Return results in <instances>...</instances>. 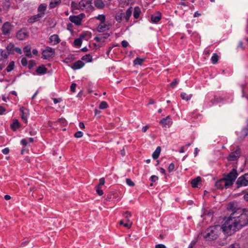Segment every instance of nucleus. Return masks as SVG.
Here are the masks:
<instances>
[{"label": "nucleus", "instance_id": "34", "mask_svg": "<svg viewBox=\"0 0 248 248\" xmlns=\"http://www.w3.org/2000/svg\"><path fill=\"white\" fill-rule=\"evenodd\" d=\"M181 97L183 100H185L186 101H188L191 99V98L192 97V95L191 94L188 95L185 93H181Z\"/></svg>", "mask_w": 248, "mask_h": 248}, {"label": "nucleus", "instance_id": "15", "mask_svg": "<svg viewBox=\"0 0 248 248\" xmlns=\"http://www.w3.org/2000/svg\"><path fill=\"white\" fill-rule=\"evenodd\" d=\"M161 18V14L160 12H157L155 15H153L151 17V20L152 22L155 23H158Z\"/></svg>", "mask_w": 248, "mask_h": 248}, {"label": "nucleus", "instance_id": "21", "mask_svg": "<svg viewBox=\"0 0 248 248\" xmlns=\"http://www.w3.org/2000/svg\"><path fill=\"white\" fill-rule=\"evenodd\" d=\"M94 4L98 9H103L105 7V4L102 0H94Z\"/></svg>", "mask_w": 248, "mask_h": 248}, {"label": "nucleus", "instance_id": "50", "mask_svg": "<svg viewBox=\"0 0 248 248\" xmlns=\"http://www.w3.org/2000/svg\"><path fill=\"white\" fill-rule=\"evenodd\" d=\"M178 81L177 79H174L173 81L170 84V86L172 88H174L176 85L178 84Z\"/></svg>", "mask_w": 248, "mask_h": 248}, {"label": "nucleus", "instance_id": "7", "mask_svg": "<svg viewBox=\"0 0 248 248\" xmlns=\"http://www.w3.org/2000/svg\"><path fill=\"white\" fill-rule=\"evenodd\" d=\"M84 16L83 14H79L78 16H69V20L73 23H74L76 25H80L81 21Z\"/></svg>", "mask_w": 248, "mask_h": 248}, {"label": "nucleus", "instance_id": "43", "mask_svg": "<svg viewBox=\"0 0 248 248\" xmlns=\"http://www.w3.org/2000/svg\"><path fill=\"white\" fill-rule=\"evenodd\" d=\"M126 183L130 186H135V183L130 179H126Z\"/></svg>", "mask_w": 248, "mask_h": 248}, {"label": "nucleus", "instance_id": "16", "mask_svg": "<svg viewBox=\"0 0 248 248\" xmlns=\"http://www.w3.org/2000/svg\"><path fill=\"white\" fill-rule=\"evenodd\" d=\"M84 65V63L81 61L78 60L75 62L71 67L74 70L81 68Z\"/></svg>", "mask_w": 248, "mask_h": 248}, {"label": "nucleus", "instance_id": "61", "mask_svg": "<svg viewBox=\"0 0 248 248\" xmlns=\"http://www.w3.org/2000/svg\"><path fill=\"white\" fill-rule=\"evenodd\" d=\"M155 248H166L163 244H157L155 246Z\"/></svg>", "mask_w": 248, "mask_h": 248}, {"label": "nucleus", "instance_id": "48", "mask_svg": "<svg viewBox=\"0 0 248 248\" xmlns=\"http://www.w3.org/2000/svg\"><path fill=\"white\" fill-rule=\"evenodd\" d=\"M21 62L22 65L24 66H25L28 64V61L25 57H23L22 58Z\"/></svg>", "mask_w": 248, "mask_h": 248}, {"label": "nucleus", "instance_id": "18", "mask_svg": "<svg viewBox=\"0 0 248 248\" xmlns=\"http://www.w3.org/2000/svg\"><path fill=\"white\" fill-rule=\"evenodd\" d=\"M50 41L53 43V45H57L60 42V39L57 34H53L49 37Z\"/></svg>", "mask_w": 248, "mask_h": 248}, {"label": "nucleus", "instance_id": "4", "mask_svg": "<svg viewBox=\"0 0 248 248\" xmlns=\"http://www.w3.org/2000/svg\"><path fill=\"white\" fill-rule=\"evenodd\" d=\"M238 175L237 170L234 168L232 169L229 173L225 174L224 178L228 183L227 185L230 186H232Z\"/></svg>", "mask_w": 248, "mask_h": 248}, {"label": "nucleus", "instance_id": "32", "mask_svg": "<svg viewBox=\"0 0 248 248\" xmlns=\"http://www.w3.org/2000/svg\"><path fill=\"white\" fill-rule=\"evenodd\" d=\"M81 59L87 62H91L93 60L92 56L90 54L83 56Z\"/></svg>", "mask_w": 248, "mask_h": 248}, {"label": "nucleus", "instance_id": "8", "mask_svg": "<svg viewBox=\"0 0 248 248\" xmlns=\"http://www.w3.org/2000/svg\"><path fill=\"white\" fill-rule=\"evenodd\" d=\"M29 35V32L27 31L26 29L23 28L19 30L16 33V38L20 40H23L26 39Z\"/></svg>", "mask_w": 248, "mask_h": 248}, {"label": "nucleus", "instance_id": "14", "mask_svg": "<svg viewBox=\"0 0 248 248\" xmlns=\"http://www.w3.org/2000/svg\"><path fill=\"white\" fill-rule=\"evenodd\" d=\"M44 16V14H38L37 15H34L31 16L28 20V22L30 23H33L36 21H38L40 18L43 17Z\"/></svg>", "mask_w": 248, "mask_h": 248}, {"label": "nucleus", "instance_id": "57", "mask_svg": "<svg viewBox=\"0 0 248 248\" xmlns=\"http://www.w3.org/2000/svg\"><path fill=\"white\" fill-rule=\"evenodd\" d=\"M109 34L108 33H106L103 34L101 37H102V40H104L108 38L109 37Z\"/></svg>", "mask_w": 248, "mask_h": 248}, {"label": "nucleus", "instance_id": "46", "mask_svg": "<svg viewBox=\"0 0 248 248\" xmlns=\"http://www.w3.org/2000/svg\"><path fill=\"white\" fill-rule=\"evenodd\" d=\"M74 59V57L73 55H70L68 56L64 61V62L68 63L71 60Z\"/></svg>", "mask_w": 248, "mask_h": 248}, {"label": "nucleus", "instance_id": "11", "mask_svg": "<svg viewBox=\"0 0 248 248\" xmlns=\"http://www.w3.org/2000/svg\"><path fill=\"white\" fill-rule=\"evenodd\" d=\"M240 154V149H237L235 152L231 153L228 157V159L229 161H235L237 160Z\"/></svg>", "mask_w": 248, "mask_h": 248}, {"label": "nucleus", "instance_id": "53", "mask_svg": "<svg viewBox=\"0 0 248 248\" xmlns=\"http://www.w3.org/2000/svg\"><path fill=\"white\" fill-rule=\"evenodd\" d=\"M2 152L4 155H7L9 153V149L8 148H5L2 150Z\"/></svg>", "mask_w": 248, "mask_h": 248}, {"label": "nucleus", "instance_id": "31", "mask_svg": "<svg viewBox=\"0 0 248 248\" xmlns=\"http://www.w3.org/2000/svg\"><path fill=\"white\" fill-rule=\"evenodd\" d=\"M0 53L1 56L4 58L3 61V60L7 61V62H8L7 59L8 56L10 54H9V53L7 52V51H5L4 50L0 49ZM2 61V60H1V61L0 62H1Z\"/></svg>", "mask_w": 248, "mask_h": 248}, {"label": "nucleus", "instance_id": "3", "mask_svg": "<svg viewBox=\"0 0 248 248\" xmlns=\"http://www.w3.org/2000/svg\"><path fill=\"white\" fill-rule=\"evenodd\" d=\"M92 0H81L78 4L72 2V6H75L77 9H81L87 12L93 10V7L92 5Z\"/></svg>", "mask_w": 248, "mask_h": 248}, {"label": "nucleus", "instance_id": "54", "mask_svg": "<svg viewBox=\"0 0 248 248\" xmlns=\"http://www.w3.org/2000/svg\"><path fill=\"white\" fill-rule=\"evenodd\" d=\"M121 44L124 47H126L128 46V43L126 41L124 40L122 42Z\"/></svg>", "mask_w": 248, "mask_h": 248}, {"label": "nucleus", "instance_id": "63", "mask_svg": "<svg viewBox=\"0 0 248 248\" xmlns=\"http://www.w3.org/2000/svg\"><path fill=\"white\" fill-rule=\"evenodd\" d=\"M238 245L237 244H232L229 248H238Z\"/></svg>", "mask_w": 248, "mask_h": 248}, {"label": "nucleus", "instance_id": "55", "mask_svg": "<svg viewBox=\"0 0 248 248\" xmlns=\"http://www.w3.org/2000/svg\"><path fill=\"white\" fill-rule=\"evenodd\" d=\"M15 51H16L19 54H21L22 53V50L21 48L18 47H15Z\"/></svg>", "mask_w": 248, "mask_h": 248}, {"label": "nucleus", "instance_id": "9", "mask_svg": "<svg viewBox=\"0 0 248 248\" xmlns=\"http://www.w3.org/2000/svg\"><path fill=\"white\" fill-rule=\"evenodd\" d=\"M12 27V26L10 22H5L1 27V31L3 34H4V35H9L10 33Z\"/></svg>", "mask_w": 248, "mask_h": 248}, {"label": "nucleus", "instance_id": "27", "mask_svg": "<svg viewBox=\"0 0 248 248\" xmlns=\"http://www.w3.org/2000/svg\"><path fill=\"white\" fill-rule=\"evenodd\" d=\"M61 2V0H51L49 3V7L50 8H54L59 5Z\"/></svg>", "mask_w": 248, "mask_h": 248}, {"label": "nucleus", "instance_id": "35", "mask_svg": "<svg viewBox=\"0 0 248 248\" xmlns=\"http://www.w3.org/2000/svg\"><path fill=\"white\" fill-rule=\"evenodd\" d=\"M144 61V59H141L140 58H137L134 61V65H141L142 64L143 62Z\"/></svg>", "mask_w": 248, "mask_h": 248}, {"label": "nucleus", "instance_id": "49", "mask_svg": "<svg viewBox=\"0 0 248 248\" xmlns=\"http://www.w3.org/2000/svg\"><path fill=\"white\" fill-rule=\"evenodd\" d=\"M175 168V165L173 163H171L170 164L169 167H168V171L169 172L172 171Z\"/></svg>", "mask_w": 248, "mask_h": 248}, {"label": "nucleus", "instance_id": "10", "mask_svg": "<svg viewBox=\"0 0 248 248\" xmlns=\"http://www.w3.org/2000/svg\"><path fill=\"white\" fill-rule=\"evenodd\" d=\"M227 184H228L227 182L226 181L225 178H223L217 181L215 184V186L218 189H222L224 186H225L226 188H227L230 186H228Z\"/></svg>", "mask_w": 248, "mask_h": 248}, {"label": "nucleus", "instance_id": "24", "mask_svg": "<svg viewBox=\"0 0 248 248\" xmlns=\"http://www.w3.org/2000/svg\"><path fill=\"white\" fill-rule=\"evenodd\" d=\"M6 50L10 54H13L15 52V46L14 45L10 43L6 46Z\"/></svg>", "mask_w": 248, "mask_h": 248}, {"label": "nucleus", "instance_id": "62", "mask_svg": "<svg viewBox=\"0 0 248 248\" xmlns=\"http://www.w3.org/2000/svg\"><path fill=\"white\" fill-rule=\"evenodd\" d=\"M124 226L127 228V229H129L131 228V226H132V223H124Z\"/></svg>", "mask_w": 248, "mask_h": 248}, {"label": "nucleus", "instance_id": "13", "mask_svg": "<svg viewBox=\"0 0 248 248\" xmlns=\"http://www.w3.org/2000/svg\"><path fill=\"white\" fill-rule=\"evenodd\" d=\"M159 124H161L163 127H167V126H170V125L172 124L170 116H168L166 118L162 119L159 122Z\"/></svg>", "mask_w": 248, "mask_h": 248}, {"label": "nucleus", "instance_id": "56", "mask_svg": "<svg viewBox=\"0 0 248 248\" xmlns=\"http://www.w3.org/2000/svg\"><path fill=\"white\" fill-rule=\"evenodd\" d=\"M157 179L158 177L155 175H152L150 178L151 181L152 182H155Z\"/></svg>", "mask_w": 248, "mask_h": 248}, {"label": "nucleus", "instance_id": "25", "mask_svg": "<svg viewBox=\"0 0 248 248\" xmlns=\"http://www.w3.org/2000/svg\"><path fill=\"white\" fill-rule=\"evenodd\" d=\"M161 147L160 146H158L152 154V157L153 159H157L159 157Z\"/></svg>", "mask_w": 248, "mask_h": 248}, {"label": "nucleus", "instance_id": "6", "mask_svg": "<svg viewBox=\"0 0 248 248\" xmlns=\"http://www.w3.org/2000/svg\"><path fill=\"white\" fill-rule=\"evenodd\" d=\"M55 55L54 49L47 46L46 48L42 52V57L44 59H48L54 57Z\"/></svg>", "mask_w": 248, "mask_h": 248}, {"label": "nucleus", "instance_id": "38", "mask_svg": "<svg viewBox=\"0 0 248 248\" xmlns=\"http://www.w3.org/2000/svg\"><path fill=\"white\" fill-rule=\"evenodd\" d=\"M97 19L100 21L101 24H103L106 19L105 16L104 15H99L95 17Z\"/></svg>", "mask_w": 248, "mask_h": 248}, {"label": "nucleus", "instance_id": "28", "mask_svg": "<svg viewBox=\"0 0 248 248\" xmlns=\"http://www.w3.org/2000/svg\"><path fill=\"white\" fill-rule=\"evenodd\" d=\"M46 7L47 6L46 4H40L37 9V11L38 12L39 14L43 13L44 15L46 9Z\"/></svg>", "mask_w": 248, "mask_h": 248}, {"label": "nucleus", "instance_id": "20", "mask_svg": "<svg viewBox=\"0 0 248 248\" xmlns=\"http://www.w3.org/2000/svg\"><path fill=\"white\" fill-rule=\"evenodd\" d=\"M15 67V62L12 61H11L8 66H7L5 70L3 71V72H10L12 71H13Z\"/></svg>", "mask_w": 248, "mask_h": 248}, {"label": "nucleus", "instance_id": "23", "mask_svg": "<svg viewBox=\"0 0 248 248\" xmlns=\"http://www.w3.org/2000/svg\"><path fill=\"white\" fill-rule=\"evenodd\" d=\"M132 8L131 7H129L125 12V14H124V18H125L126 21H128L130 17L131 16L132 13Z\"/></svg>", "mask_w": 248, "mask_h": 248}, {"label": "nucleus", "instance_id": "37", "mask_svg": "<svg viewBox=\"0 0 248 248\" xmlns=\"http://www.w3.org/2000/svg\"><path fill=\"white\" fill-rule=\"evenodd\" d=\"M123 18H124V13H120L115 16V19L118 22H121L122 21Z\"/></svg>", "mask_w": 248, "mask_h": 248}, {"label": "nucleus", "instance_id": "42", "mask_svg": "<svg viewBox=\"0 0 248 248\" xmlns=\"http://www.w3.org/2000/svg\"><path fill=\"white\" fill-rule=\"evenodd\" d=\"M74 45L76 46H80L82 44V41L80 38L76 39L74 42Z\"/></svg>", "mask_w": 248, "mask_h": 248}, {"label": "nucleus", "instance_id": "58", "mask_svg": "<svg viewBox=\"0 0 248 248\" xmlns=\"http://www.w3.org/2000/svg\"><path fill=\"white\" fill-rule=\"evenodd\" d=\"M5 110L6 109L3 107L0 106V115L3 114Z\"/></svg>", "mask_w": 248, "mask_h": 248}, {"label": "nucleus", "instance_id": "39", "mask_svg": "<svg viewBox=\"0 0 248 248\" xmlns=\"http://www.w3.org/2000/svg\"><path fill=\"white\" fill-rule=\"evenodd\" d=\"M218 60V56L216 54L214 53L211 58V61L213 64H216Z\"/></svg>", "mask_w": 248, "mask_h": 248}, {"label": "nucleus", "instance_id": "52", "mask_svg": "<svg viewBox=\"0 0 248 248\" xmlns=\"http://www.w3.org/2000/svg\"><path fill=\"white\" fill-rule=\"evenodd\" d=\"M76 86H77V84L74 83H73L71 84V87H70V89L72 92H75Z\"/></svg>", "mask_w": 248, "mask_h": 248}, {"label": "nucleus", "instance_id": "59", "mask_svg": "<svg viewBox=\"0 0 248 248\" xmlns=\"http://www.w3.org/2000/svg\"><path fill=\"white\" fill-rule=\"evenodd\" d=\"M27 139H22L21 140V143L23 145H27Z\"/></svg>", "mask_w": 248, "mask_h": 248}, {"label": "nucleus", "instance_id": "5", "mask_svg": "<svg viewBox=\"0 0 248 248\" xmlns=\"http://www.w3.org/2000/svg\"><path fill=\"white\" fill-rule=\"evenodd\" d=\"M236 185L238 188L248 186V173L239 177L236 182Z\"/></svg>", "mask_w": 248, "mask_h": 248}, {"label": "nucleus", "instance_id": "22", "mask_svg": "<svg viewBox=\"0 0 248 248\" xmlns=\"http://www.w3.org/2000/svg\"><path fill=\"white\" fill-rule=\"evenodd\" d=\"M201 181V178L199 176L197 177L194 179L192 180L191 182V186L195 188L198 187V185L200 182Z\"/></svg>", "mask_w": 248, "mask_h": 248}, {"label": "nucleus", "instance_id": "45", "mask_svg": "<svg viewBox=\"0 0 248 248\" xmlns=\"http://www.w3.org/2000/svg\"><path fill=\"white\" fill-rule=\"evenodd\" d=\"M124 216L125 217V218H127V221L129 222V219L128 218L131 216V214L129 211H126L124 213Z\"/></svg>", "mask_w": 248, "mask_h": 248}, {"label": "nucleus", "instance_id": "44", "mask_svg": "<svg viewBox=\"0 0 248 248\" xmlns=\"http://www.w3.org/2000/svg\"><path fill=\"white\" fill-rule=\"evenodd\" d=\"M96 191L98 195L101 196L103 194V191L101 189L100 187L99 186H96Z\"/></svg>", "mask_w": 248, "mask_h": 248}, {"label": "nucleus", "instance_id": "2", "mask_svg": "<svg viewBox=\"0 0 248 248\" xmlns=\"http://www.w3.org/2000/svg\"><path fill=\"white\" fill-rule=\"evenodd\" d=\"M224 223L222 226L215 225L208 228L203 234V237L208 241L216 240L218 236L219 232L222 230V231L228 235H232L231 231H225L223 228Z\"/></svg>", "mask_w": 248, "mask_h": 248}, {"label": "nucleus", "instance_id": "17", "mask_svg": "<svg viewBox=\"0 0 248 248\" xmlns=\"http://www.w3.org/2000/svg\"><path fill=\"white\" fill-rule=\"evenodd\" d=\"M47 68L44 65H41L38 66L36 70V72L37 75H43L46 73Z\"/></svg>", "mask_w": 248, "mask_h": 248}, {"label": "nucleus", "instance_id": "29", "mask_svg": "<svg viewBox=\"0 0 248 248\" xmlns=\"http://www.w3.org/2000/svg\"><path fill=\"white\" fill-rule=\"evenodd\" d=\"M141 11L139 7H135L134 8V11L133 13V16L135 18L138 19L139 18Z\"/></svg>", "mask_w": 248, "mask_h": 248}, {"label": "nucleus", "instance_id": "33", "mask_svg": "<svg viewBox=\"0 0 248 248\" xmlns=\"http://www.w3.org/2000/svg\"><path fill=\"white\" fill-rule=\"evenodd\" d=\"M109 29V26L106 24H100L98 26V29L99 31H104L108 30Z\"/></svg>", "mask_w": 248, "mask_h": 248}, {"label": "nucleus", "instance_id": "47", "mask_svg": "<svg viewBox=\"0 0 248 248\" xmlns=\"http://www.w3.org/2000/svg\"><path fill=\"white\" fill-rule=\"evenodd\" d=\"M83 133L81 131H78L74 134V136L76 138H79L82 137Z\"/></svg>", "mask_w": 248, "mask_h": 248}, {"label": "nucleus", "instance_id": "60", "mask_svg": "<svg viewBox=\"0 0 248 248\" xmlns=\"http://www.w3.org/2000/svg\"><path fill=\"white\" fill-rule=\"evenodd\" d=\"M94 40L97 42H101L102 40V37H101V36H96L94 38Z\"/></svg>", "mask_w": 248, "mask_h": 248}, {"label": "nucleus", "instance_id": "41", "mask_svg": "<svg viewBox=\"0 0 248 248\" xmlns=\"http://www.w3.org/2000/svg\"><path fill=\"white\" fill-rule=\"evenodd\" d=\"M36 64V62L34 60H31L29 62L28 68L31 69Z\"/></svg>", "mask_w": 248, "mask_h": 248}, {"label": "nucleus", "instance_id": "30", "mask_svg": "<svg viewBox=\"0 0 248 248\" xmlns=\"http://www.w3.org/2000/svg\"><path fill=\"white\" fill-rule=\"evenodd\" d=\"M11 128L13 131H16L19 127V123L17 120H14L13 123L11 124Z\"/></svg>", "mask_w": 248, "mask_h": 248}, {"label": "nucleus", "instance_id": "64", "mask_svg": "<svg viewBox=\"0 0 248 248\" xmlns=\"http://www.w3.org/2000/svg\"><path fill=\"white\" fill-rule=\"evenodd\" d=\"M149 127L147 125L144 126L142 128V131L143 132L145 133L147 131V129H148Z\"/></svg>", "mask_w": 248, "mask_h": 248}, {"label": "nucleus", "instance_id": "1", "mask_svg": "<svg viewBox=\"0 0 248 248\" xmlns=\"http://www.w3.org/2000/svg\"><path fill=\"white\" fill-rule=\"evenodd\" d=\"M248 225V209L241 208L232 213L224 222L225 231H231L232 233Z\"/></svg>", "mask_w": 248, "mask_h": 248}, {"label": "nucleus", "instance_id": "12", "mask_svg": "<svg viewBox=\"0 0 248 248\" xmlns=\"http://www.w3.org/2000/svg\"><path fill=\"white\" fill-rule=\"evenodd\" d=\"M20 111L21 113V117L25 123H27V118L29 114V110L24 107L20 108Z\"/></svg>", "mask_w": 248, "mask_h": 248}, {"label": "nucleus", "instance_id": "36", "mask_svg": "<svg viewBox=\"0 0 248 248\" xmlns=\"http://www.w3.org/2000/svg\"><path fill=\"white\" fill-rule=\"evenodd\" d=\"M242 135L243 136V138L246 137L248 134V119L247 120V128L243 129L241 132Z\"/></svg>", "mask_w": 248, "mask_h": 248}, {"label": "nucleus", "instance_id": "51", "mask_svg": "<svg viewBox=\"0 0 248 248\" xmlns=\"http://www.w3.org/2000/svg\"><path fill=\"white\" fill-rule=\"evenodd\" d=\"M105 179L104 178H101L99 179V183L97 186H99V187H100V186L104 185L105 184Z\"/></svg>", "mask_w": 248, "mask_h": 248}, {"label": "nucleus", "instance_id": "40", "mask_svg": "<svg viewBox=\"0 0 248 248\" xmlns=\"http://www.w3.org/2000/svg\"><path fill=\"white\" fill-rule=\"evenodd\" d=\"M108 107L107 103L105 101H102L99 105V108L100 109H105Z\"/></svg>", "mask_w": 248, "mask_h": 248}, {"label": "nucleus", "instance_id": "26", "mask_svg": "<svg viewBox=\"0 0 248 248\" xmlns=\"http://www.w3.org/2000/svg\"><path fill=\"white\" fill-rule=\"evenodd\" d=\"M31 47L30 46H25L23 48V51L26 53V56L29 58H31L32 55L31 52Z\"/></svg>", "mask_w": 248, "mask_h": 248}, {"label": "nucleus", "instance_id": "19", "mask_svg": "<svg viewBox=\"0 0 248 248\" xmlns=\"http://www.w3.org/2000/svg\"><path fill=\"white\" fill-rule=\"evenodd\" d=\"M227 209L229 211H231L232 213L235 212L238 209H241L240 208H237L234 203H229L227 207Z\"/></svg>", "mask_w": 248, "mask_h": 248}]
</instances>
